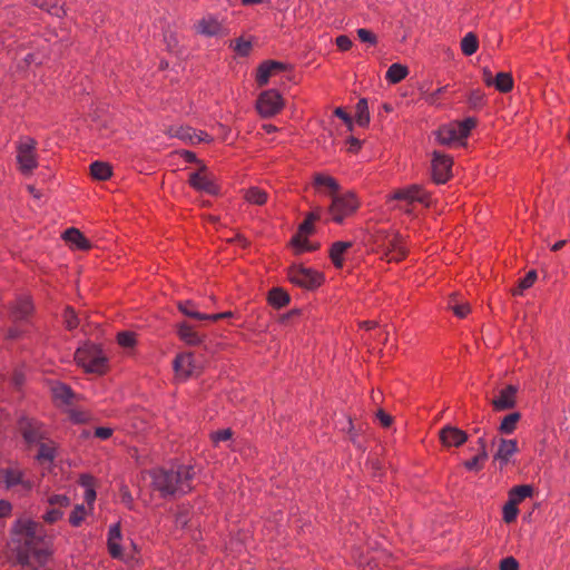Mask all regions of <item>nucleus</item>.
I'll use <instances>...</instances> for the list:
<instances>
[{
    "instance_id": "nucleus-1",
    "label": "nucleus",
    "mask_w": 570,
    "mask_h": 570,
    "mask_svg": "<svg viewBox=\"0 0 570 570\" xmlns=\"http://www.w3.org/2000/svg\"><path fill=\"white\" fill-rule=\"evenodd\" d=\"M13 531L19 542L18 563L23 570H40L50 557L43 527L31 519H19L13 525Z\"/></svg>"
},
{
    "instance_id": "nucleus-2",
    "label": "nucleus",
    "mask_w": 570,
    "mask_h": 570,
    "mask_svg": "<svg viewBox=\"0 0 570 570\" xmlns=\"http://www.w3.org/2000/svg\"><path fill=\"white\" fill-rule=\"evenodd\" d=\"M196 471L191 465L149 471L150 485L161 498L183 495L191 491Z\"/></svg>"
},
{
    "instance_id": "nucleus-3",
    "label": "nucleus",
    "mask_w": 570,
    "mask_h": 570,
    "mask_svg": "<svg viewBox=\"0 0 570 570\" xmlns=\"http://www.w3.org/2000/svg\"><path fill=\"white\" fill-rule=\"evenodd\" d=\"M0 488L28 494L35 488V482L27 476L26 471L18 463H12L0 469Z\"/></svg>"
},
{
    "instance_id": "nucleus-4",
    "label": "nucleus",
    "mask_w": 570,
    "mask_h": 570,
    "mask_svg": "<svg viewBox=\"0 0 570 570\" xmlns=\"http://www.w3.org/2000/svg\"><path fill=\"white\" fill-rule=\"evenodd\" d=\"M474 126L475 120L473 118L443 125L435 131V139L443 146L464 145L465 139Z\"/></svg>"
},
{
    "instance_id": "nucleus-5",
    "label": "nucleus",
    "mask_w": 570,
    "mask_h": 570,
    "mask_svg": "<svg viewBox=\"0 0 570 570\" xmlns=\"http://www.w3.org/2000/svg\"><path fill=\"white\" fill-rule=\"evenodd\" d=\"M358 207L360 200L353 191L332 195V202L328 206L331 220L336 224H342L347 217L352 216Z\"/></svg>"
},
{
    "instance_id": "nucleus-6",
    "label": "nucleus",
    "mask_w": 570,
    "mask_h": 570,
    "mask_svg": "<svg viewBox=\"0 0 570 570\" xmlns=\"http://www.w3.org/2000/svg\"><path fill=\"white\" fill-rule=\"evenodd\" d=\"M76 363L86 372L101 374L106 370L107 358L95 344H83L75 353Z\"/></svg>"
},
{
    "instance_id": "nucleus-7",
    "label": "nucleus",
    "mask_w": 570,
    "mask_h": 570,
    "mask_svg": "<svg viewBox=\"0 0 570 570\" xmlns=\"http://www.w3.org/2000/svg\"><path fill=\"white\" fill-rule=\"evenodd\" d=\"M37 142L31 137H23L17 146V161L22 174H31L38 166L36 155Z\"/></svg>"
},
{
    "instance_id": "nucleus-8",
    "label": "nucleus",
    "mask_w": 570,
    "mask_h": 570,
    "mask_svg": "<svg viewBox=\"0 0 570 570\" xmlns=\"http://www.w3.org/2000/svg\"><path fill=\"white\" fill-rule=\"evenodd\" d=\"M284 108V99L276 89L263 91L256 101V109L263 118H271Z\"/></svg>"
},
{
    "instance_id": "nucleus-9",
    "label": "nucleus",
    "mask_w": 570,
    "mask_h": 570,
    "mask_svg": "<svg viewBox=\"0 0 570 570\" xmlns=\"http://www.w3.org/2000/svg\"><path fill=\"white\" fill-rule=\"evenodd\" d=\"M288 278L293 284L306 289L316 288L323 282V276L318 272L303 266H292Z\"/></svg>"
},
{
    "instance_id": "nucleus-10",
    "label": "nucleus",
    "mask_w": 570,
    "mask_h": 570,
    "mask_svg": "<svg viewBox=\"0 0 570 570\" xmlns=\"http://www.w3.org/2000/svg\"><path fill=\"white\" fill-rule=\"evenodd\" d=\"M387 261H401L406 254V247L402 236L395 232L382 235L379 240Z\"/></svg>"
},
{
    "instance_id": "nucleus-11",
    "label": "nucleus",
    "mask_w": 570,
    "mask_h": 570,
    "mask_svg": "<svg viewBox=\"0 0 570 570\" xmlns=\"http://www.w3.org/2000/svg\"><path fill=\"white\" fill-rule=\"evenodd\" d=\"M189 184L194 189L208 195H217L219 191L215 176L205 166L190 174Z\"/></svg>"
},
{
    "instance_id": "nucleus-12",
    "label": "nucleus",
    "mask_w": 570,
    "mask_h": 570,
    "mask_svg": "<svg viewBox=\"0 0 570 570\" xmlns=\"http://www.w3.org/2000/svg\"><path fill=\"white\" fill-rule=\"evenodd\" d=\"M194 28L196 33L203 37H223L227 33L223 21L212 13L203 16Z\"/></svg>"
},
{
    "instance_id": "nucleus-13",
    "label": "nucleus",
    "mask_w": 570,
    "mask_h": 570,
    "mask_svg": "<svg viewBox=\"0 0 570 570\" xmlns=\"http://www.w3.org/2000/svg\"><path fill=\"white\" fill-rule=\"evenodd\" d=\"M451 157L434 151L432 156V177L436 184H444L451 176L452 168Z\"/></svg>"
},
{
    "instance_id": "nucleus-14",
    "label": "nucleus",
    "mask_w": 570,
    "mask_h": 570,
    "mask_svg": "<svg viewBox=\"0 0 570 570\" xmlns=\"http://www.w3.org/2000/svg\"><path fill=\"white\" fill-rule=\"evenodd\" d=\"M19 429L23 440L30 445L38 444L46 439L45 426L38 421L22 419L19 423Z\"/></svg>"
},
{
    "instance_id": "nucleus-15",
    "label": "nucleus",
    "mask_w": 570,
    "mask_h": 570,
    "mask_svg": "<svg viewBox=\"0 0 570 570\" xmlns=\"http://www.w3.org/2000/svg\"><path fill=\"white\" fill-rule=\"evenodd\" d=\"M175 375L178 380L186 381L197 373V366L191 353L178 354L173 363Z\"/></svg>"
},
{
    "instance_id": "nucleus-16",
    "label": "nucleus",
    "mask_w": 570,
    "mask_h": 570,
    "mask_svg": "<svg viewBox=\"0 0 570 570\" xmlns=\"http://www.w3.org/2000/svg\"><path fill=\"white\" fill-rule=\"evenodd\" d=\"M426 199V193L420 185H410L404 188H400L395 190L392 195L389 196L387 200H400L406 204L424 203Z\"/></svg>"
},
{
    "instance_id": "nucleus-17",
    "label": "nucleus",
    "mask_w": 570,
    "mask_h": 570,
    "mask_svg": "<svg viewBox=\"0 0 570 570\" xmlns=\"http://www.w3.org/2000/svg\"><path fill=\"white\" fill-rule=\"evenodd\" d=\"M439 436L442 445L445 448H459L468 441V434L463 430L453 425L443 426L440 430Z\"/></svg>"
},
{
    "instance_id": "nucleus-18",
    "label": "nucleus",
    "mask_w": 570,
    "mask_h": 570,
    "mask_svg": "<svg viewBox=\"0 0 570 570\" xmlns=\"http://www.w3.org/2000/svg\"><path fill=\"white\" fill-rule=\"evenodd\" d=\"M518 390V386L512 384L502 389L499 392L498 396L494 397L491 402L493 409L495 411H505L513 409L517 404Z\"/></svg>"
},
{
    "instance_id": "nucleus-19",
    "label": "nucleus",
    "mask_w": 570,
    "mask_h": 570,
    "mask_svg": "<svg viewBox=\"0 0 570 570\" xmlns=\"http://www.w3.org/2000/svg\"><path fill=\"white\" fill-rule=\"evenodd\" d=\"M519 451L518 442L513 439H500L498 450L493 455V460L499 462L500 468L511 463L512 456Z\"/></svg>"
},
{
    "instance_id": "nucleus-20",
    "label": "nucleus",
    "mask_w": 570,
    "mask_h": 570,
    "mask_svg": "<svg viewBox=\"0 0 570 570\" xmlns=\"http://www.w3.org/2000/svg\"><path fill=\"white\" fill-rule=\"evenodd\" d=\"M122 534L120 530V523L117 522L111 524L108 529L107 548L108 552L114 559H124V549L121 546Z\"/></svg>"
},
{
    "instance_id": "nucleus-21",
    "label": "nucleus",
    "mask_w": 570,
    "mask_h": 570,
    "mask_svg": "<svg viewBox=\"0 0 570 570\" xmlns=\"http://www.w3.org/2000/svg\"><path fill=\"white\" fill-rule=\"evenodd\" d=\"M62 238L75 249L88 250L91 248V243L77 228L71 227L65 230Z\"/></svg>"
},
{
    "instance_id": "nucleus-22",
    "label": "nucleus",
    "mask_w": 570,
    "mask_h": 570,
    "mask_svg": "<svg viewBox=\"0 0 570 570\" xmlns=\"http://www.w3.org/2000/svg\"><path fill=\"white\" fill-rule=\"evenodd\" d=\"M285 68V66L282 62L278 61H265L259 65L256 73V81L259 86H265L271 76L274 75L277 71H281Z\"/></svg>"
},
{
    "instance_id": "nucleus-23",
    "label": "nucleus",
    "mask_w": 570,
    "mask_h": 570,
    "mask_svg": "<svg viewBox=\"0 0 570 570\" xmlns=\"http://www.w3.org/2000/svg\"><path fill=\"white\" fill-rule=\"evenodd\" d=\"M50 391L53 400L62 405L71 404L75 396L71 389L61 382H53L50 386Z\"/></svg>"
},
{
    "instance_id": "nucleus-24",
    "label": "nucleus",
    "mask_w": 570,
    "mask_h": 570,
    "mask_svg": "<svg viewBox=\"0 0 570 570\" xmlns=\"http://www.w3.org/2000/svg\"><path fill=\"white\" fill-rule=\"evenodd\" d=\"M352 247L351 242H335L330 248V258L336 268H342L344 255Z\"/></svg>"
},
{
    "instance_id": "nucleus-25",
    "label": "nucleus",
    "mask_w": 570,
    "mask_h": 570,
    "mask_svg": "<svg viewBox=\"0 0 570 570\" xmlns=\"http://www.w3.org/2000/svg\"><path fill=\"white\" fill-rule=\"evenodd\" d=\"M244 198L248 204L262 206L266 204L268 195L264 189L257 186H252L245 189Z\"/></svg>"
},
{
    "instance_id": "nucleus-26",
    "label": "nucleus",
    "mask_w": 570,
    "mask_h": 570,
    "mask_svg": "<svg viewBox=\"0 0 570 570\" xmlns=\"http://www.w3.org/2000/svg\"><path fill=\"white\" fill-rule=\"evenodd\" d=\"M178 336L188 345H198L202 343V337L198 333L187 323H181L178 327Z\"/></svg>"
},
{
    "instance_id": "nucleus-27",
    "label": "nucleus",
    "mask_w": 570,
    "mask_h": 570,
    "mask_svg": "<svg viewBox=\"0 0 570 570\" xmlns=\"http://www.w3.org/2000/svg\"><path fill=\"white\" fill-rule=\"evenodd\" d=\"M533 494V487L530 484H521L513 487L509 491L508 499L517 504L522 502L527 498H531Z\"/></svg>"
},
{
    "instance_id": "nucleus-28",
    "label": "nucleus",
    "mask_w": 570,
    "mask_h": 570,
    "mask_svg": "<svg viewBox=\"0 0 570 570\" xmlns=\"http://www.w3.org/2000/svg\"><path fill=\"white\" fill-rule=\"evenodd\" d=\"M409 75V69L406 66L404 65H401V63H392L386 73H385V79L390 82V83H399L400 81H402L406 76Z\"/></svg>"
},
{
    "instance_id": "nucleus-29",
    "label": "nucleus",
    "mask_w": 570,
    "mask_h": 570,
    "mask_svg": "<svg viewBox=\"0 0 570 570\" xmlns=\"http://www.w3.org/2000/svg\"><path fill=\"white\" fill-rule=\"evenodd\" d=\"M32 308L33 306L29 297H20L12 306L11 313L16 318L22 320L30 315Z\"/></svg>"
},
{
    "instance_id": "nucleus-30",
    "label": "nucleus",
    "mask_w": 570,
    "mask_h": 570,
    "mask_svg": "<svg viewBox=\"0 0 570 570\" xmlns=\"http://www.w3.org/2000/svg\"><path fill=\"white\" fill-rule=\"evenodd\" d=\"M173 136L179 137L181 139H188L190 142H202V141H210V137L208 134L204 131L195 132L190 128H180Z\"/></svg>"
},
{
    "instance_id": "nucleus-31",
    "label": "nucleus",
    "mask_w": 570,
    "mask_h": 570,
    "mask_svg": "<svg viewBox=\"0 0 570 570\" xmlns=\"http://www.w3.org/2000/svg\"><path fill=\"white\" fill-rule=\"evenodd\" d=\"M520 419L521 415L519 412H513L505 415L499 425V432L501 434H512L515 431Z\"/></svg>"
},
{
    "instance_id": "nucleus-32",
    "label": "nucleus",
    "mask_w": 570,
    "mask_h": 570,
    "mask_svg": "<svg viewBox=\"0 0 570 570\" xmlns=\"http://www.w3.org/2000/svg\"><path fill=\"white\" fill-rule=\"evenodd\" d=\"M314 185L316 187H326L333 195L337 194L340 189L338 181L334 177L325 174H316L314 176Z\"/></svg>"
},
{
    "instance_id": "nucleus-33",
    "label": "nucleus",
    "mask_w": 570,
    "mask_h": 570,
    "mask_svg": "<svg viewBox=\"0 0 570 570\" xmlns=\"http://www.w3.org/2000/svg\"><path fill=\"white\" fill-rule=\"evenodd\" d=\"M268 302L276 308L284 307L289 303V296L282 288H273L268 294Z\"/></svg>"
},
{
    "instance_id": "nucleus-34",
    "label": "nucleus",
    "mask_w": 570,
    "mask_h": 570,
    "mask_svg": "<svg viewBox=\"0 0 570 570\" xmlns=\"http://www.w3.org/2000/svg\"><path fill=\"white\" fill-rule=\"evenodd\" d=\"M90 174L96 179L106 180L111 176V167L104 161H94L90 165Z\"/></svg>"
},
{
    "instance_id": "nucleus-35",
    "label": "nucleus",
    "mask_w": 570,
    "mask_h": 570,
    "mask_svg": "<svg viewBox=\"0 0 570 570\" xmlns=\"http://www.w3.org/2000/svg\"><path fill=\"white\" fill-rule=\"evenodd\" d=\"M492 86L501 92H509L513 88V79L508 72H499L493 79Z\"/></svg>"
},
{
    "instance_id": "nucleus-36",
    "label": "nucleus",
    "mask_w": 570,
    "mask_h": 570,
    "mask_svg": "<svg viewBox=\"0 0 570 570\" xmlns=\"http://www.w3.org/2000/svg\"><path fill=\"white\" fill-rule=\"evenodd\" d=\"M39 444V452L36 456V459L40 462H49L51 463L56 458V446L52 442L50 443H43L40 441Z\"/></svg>"
},
{
    "instance_id": "nucleus-37",
    "label": "nucleus",
    "mask_w": 570,
    "mask_h": 570,
    "mask_svg": "<svg viewBox=\"0 0 570 570\" xmlns=\"http://www.w3.org/2000/svg\"><path fill=\"white\" fill-rule=\"evenodd\" d=\"M479 41L474 33H466L461 40V50L465 56H472L478 51Z\"/></svg>"
},
{
    "instance_id": "nucleus-38",
    "label": "nucleus",
    "mask_w": 570,
    "mask_h": 570,
    "mask_svg": "<svg viewBox=\"0 0 570 570\" xmlns=\"http://www.w3.org/2000/svg\"><path fill=\"white\" fill-rule=\"evenodd\" d=\"M355 120L357 125L364 127L368 125L370 122V114H368V106L367 100L365 98H362L356 104V116Z\"/></svg>"
},
{
    "instance_id": "nucleus-39",
    "label": "nucleus",
    "mask_w": 570,
    "mask_h": 570,
    "mask_svg": "<svg viewBox=\"0 0 570 570\" xmlns=\"http://www.w3.org/2000/svg\"><path fill=\"white\" fill-rule=\"evenodd\" d=\"M292 245L296 252V254H303L306 252H313L317 248V246L309 243L306 236L295 235L292 238Z\"/></svg>"
},
{
    "instance_id": "nucleus-40",
    "label": "nucleus",
    "mask_w": 570,
    "mask_h": 570,
    "mask_svg": "<svg viewBox=\"0 0 570 570\" xmlns=\"http://www.w3.org/2000/svg\"><path fill=\"white\" fill-rule=\"evenodd\" d=\"M87 514L88 511L86 507L83 504H77L69 515V523L76 528L80 527Z\"/></svg>"
},
{
    "instance_id": "nucleus-41",
    "label": "nucleus",
    "mask_w": 570,
    "mask_h": 570,
    "mask_svg": "<svg viewBox=\"0 0 570 570\" xmlns=\"http://www.w3.org/2000/svg\"><path fill=\"white\" fill-rule=\"evenodd\" d=\"M518 514H519L518 504L508 499V501L505 502V504L503 505V509H502L503 521L505 523H512L517 520Z\"/></svg>"
},
{
    "instance_id": "nucleus-42",
    "label": "nucleus",
    "mask_w": 570,
    "mask_h": 570,
    "mask_svg": "<svg viewBox=\"0 0 570 570\" xmlns=\"http://www.w3.org/2000/svg\"><path fill=\"white\" fill-rule=\"evenodd\" d=\"M178 309L186 316L200 320L202 313L197 312L196 304L193 301H181L177 304Z\"/></svg>"
},
{
    "instance_id": "nucleus-43",
    "label": "nucleus",
    "mask_w": 570,
    "mask_h": 570,
    "mask_svg": "<svg viewBox=\"0 0 570 570\" xmlns=\"http://www.w3.org/2000/svg\"><path fill=\"white\" fill-rule=\"evenodd\" d=\"M537 279L535 271H529L523 278L519 282V288L513 292V295H521L524 289L530 288Z\"/></svg>"
},
{
    "instance_id": "nucleus-44",
    "label": "nucleus",
    "mask_w": 570,
    "mask_h": 570,
    "mask_svg": "<svg viewBox=\"0 0 570 570\" xmlns=\"http://www.w3.org/2000/svg\"><path fill=\"white\" fill-rule=\"evenodd\" d=\"M46 502L50 507L55 508H67L70 505V499L66 494H51L47 498Z\"/></svg>"
},
{
    "instance_id": "nucleus-45",
    "label": "nucleus",
    "mask_w": 570,
    "mask_h": 570,
    "mask_svg": "<svg viewBox=\"0 0 570 570\" xmlns=\"http://www.w3.org/2000/svg\"><path fill=\"white\" fill-rule=\"evenodd\" d=\"M63 323L68 330H75L79 325V318L71 307H66L63 312Z\"/></svg>"
},
{
    "instance_id": "nucleus-46",
    "label": "nucleus",
    "mask_w": 570,
    "mask_h": 570,
    "mask_svg": "<svg viewBox=\"0 0 570 570\" xmlns=\"http://www.w3.org/2000/svg\"><path fill=\"white\" fill-rule=\"evenodd\" d=\"M117 342L122 347H132L136 344V336L132 332H120L117 335Z\"/></svg>"
},
{
    "instance_id": "nucleus-47",
    "label": "nucleus",
    "mask_w": 570,
    "mask_h": 570,
    "mask_svg": "<svg viewBox=\"0 0 570 570\" xmlns=\"http://www.w3.org/2000/svg\"><path fill=\"white\" fill-rule=\"evenodd\" d=\"M233 436V432L230 429H224L219 431H215L210 434V440L214 445H218L220 442L229 441Z\"/></svg>"
},
{
    "instance_id": "nucleus-48",
    "label": "nucleus",
    "mask_w": 570,
    "mask_h": 570,
    "mask_svg": "<svg viewBox=\"0 0 570 570\" xmlns=\"http://www.w3.org/2000/svg\"><path fill=\"white\" fill-rule=\"evenodd\" d=\"M63 518V512L59 508L51 507L46 513L42 515V519L47 523H55Z\"/></svg>"
},
{
    "instance_id": "nucleus-49",
    "label": "nucleus",
    "mask_w": 570,
    "mask_h": 570,
    "mask_svg": "<svg viewBox=\"0 0 570 570\" xmlns=\"http://www.w3.org/2000/svg\"><path fill=\"white\" fill-rule=\"evenodd\" d=\"M357 36L362 42H366L368 45H376L377 38L376 36L368 29L360 28L357 29Z\"/></svg>"
},
{
    "instance_id": "nucleus-50",
    "label": "nucleus",
    "mask_w": 570,
    "mask_h": 570,
    "mask_svg": "<svg viewBox=\"0 0 570 570\" xmlns=\"http://www.w3.org/2000/svg\"><path fill=\"white\" fill-rule=\"evenodd\" d=\"M453 299L450 302V307L452 308L453 313L460 317L463 318L470 313V305L462 303V304H452Z\"/></svg>"
},
{
    "instance_id": "nucleus-51",
    "label": "nucleus",
    "mask_w": 570,
    "mask_h": 570,
    "mask_svg": "<svg viewBox=\"0 0 570 570\" xmlns=\"http://www.w3.org/2000/svg\"><path fill=\"white\" fill-rule=\"evenodd\" d=\"M41 8L45 9L48 13L56 16V17H61L65 14V9L62 8V6L58 4L57 2L43 3V4H41Z\"/></svg>"
},
{
    "instance_id": "nucleus-52",
    "label": "nucleus",
    "mask_w": 570,
    "mask_h": 570,
    "mask_svg": "<svg viewBox=\"0 0 570 570\" xmlns=\"http://www.w3.org/2000/svg\"><path fill=\"white\" fill-rule=\"evenodd\" d=\"M252 43L249 41H246L244 39H237L235 42V51L242 56H247L250 51Z\"/></svg>"
},
{
    "instance_id": "nucleus-53",
    "label": "nucleus",
    "mask_w": 570,
    "mask_h": 570,
    "mask_svg": "<svg viewBox=\"0 0 570 570\" xmlns=\"http://www.w3.org/2000/svg\"><path fill=\"white\" fill-rule=\"evenodd\" d=\"M500 570H519V562L513 557L503 558L500 561Z\"/></svg>"
},
{
    "instance_id": "nucleus-54",
    "label": "nucleus",
    "mask_w": 570,
    "mask_h": 570,
    "mask_svg": "<svg viewBox=\"0 0 570 570\" xmlns=\"http://www.w3.org/2000/svg\"><path fill=\"white\" fill-rule=\"evenodd\" d=\"M335 43L337 48L342 51H347L352 47V40L345 35L338 36L335 40Z\"/></svg>"
},
{
    "instance_id": "nucleus-55",
    "label": "nucleus",
    "mask_w": 570,
    "mask_h": 570,
    "mask_svg": "<svg viewBox=\"0 0 570 570\" xmlns=\"http://www.w3.org/2000/svg\"><path fill=\"white\" fill-rule=\"evenodd\" d=\"M463 466L468 471L479 472L482 469V462L474 455L472 459L465 461Z\"/></svg>"
},
{
    "instance_id": "nucleus-56",
    "label": "nucleus",
    "mask_w": 570,
    "mask_h": 570,
    "mask_svg": "<svg viewBox=\"0 0 570 570\" xmlns=\"http://www.w3.org/2000/svg\"><path fill=\"white\" fill-rule=\"evenodd\" d=\"M314 232V223L308 222L306 218L299 225L298 232L296 235L307 236Z\"/></svg>"
},
{
    "instance_id": "nucleus-57",
    "label": "nucleus",
    "mask_w": 570,
    "mask_h": 570,
    "mask_svg": "<svg viewBox=\"0 0 570 570\" xmlns=\"http://www.w3.org/2000/svg\"><path fill=\"white\" fill-rule=\"evenodd\" d=\"M12 504L4 499L0 500V519L8 518L11 514Z\"/></svg>"
},
{
    "instance_id": "nucleus-58",
    "label": "nucleus",
    "mask_w": 570,
    "mask_h": 570,
    "mask_svg": "<svg viewBox=\"0 0 570 570\" xmlns=\"http://www.w3.org/2000/svg\"><path fill=\"white\" fill-rule=\"evenodd\" d=\"M322 215H323V208L317 206L315 208H313L307 215H306V219L311 223H315L317 220H320L322 218Z\"/></svg>"
},
{
    "instance_id": "nucleus-59",
    "label": "nucleus",
    "mask_w": 570,
    "mask_h": 570,
    "mask_svg": "<svg viewBox=\"0 0 570 570\" xmlns=\"http://www.w3.org/2000/svg\"><path fill=\"white\" fill-rule=\"evenodd\" d=\"M79 483L85 490L95 488V480L89 474L80 475Z\"/></svg>"
},
{
    "instance_id": "nucleus-60",
    "label": "nucleus",
    "mask_w": 570,
    "mask_h": 570,
    "mask_svg": "<svg viewBox=\"0 0 570 570\" xmlns=\"http://www.w3.org/2000/svg\"><path fill=\"white\" fill-rule=\"evenodd\" d=\"M95 435L101 440H107L112 435V429L99 426L95 430Z\"/></svg>"
},
{
    "instance_id": "nucleus-61",
    "label": "nucleus",
    "mask_w": 570,
    "mask_h": 570,
    "mask_svg": "<svg viewBox=\"0 0 570 570\" xmlns=\"http://www.w3.org/2000/svg\"><path fill=\"white\" fill-rule=\"evenodd\" d=\"M334 115L336 117H338L340 119H342L350 128L352 127V118L343 108L337 107L334 110Z\"/></svg>"
},
{
    "instance_id": "nucleus-62",
    "label": "nucleus",
    "mask_w": 570,
    "mask_h": 570,
    "mask_svg": "<svg viewBox=\"0 0 570 570\" xmlns=\"http://www.w3.org/2000/svg\"><path fill=\"white\" fill-rule=\"evenodd\" d=\"M346 144L348 145L347 147V150L350 153H357L362 146V142L361 140H358L357 138L355 137H350L347 140H346Z\"/></svg>"
},
{
    "instance_id": "nucleus-63",
    "label": "nucleus",
    "mask_w": 570,
    "mask_h": 570,
    "mask_svg": "<svg viewBox=\"0 0 570 570\" xmlns=\"http://www.w3.org/2000/svg\"><path fill=\"white\" fill-rule=\"evenodd\" d=\"M376 415H377V419L380 420L381 424L384 428H387L391 425L392 417L389 414H386L384 411L380 410Z\"/></svg>"
},
{
    "instance_id": "nucleus-64",
    "label": "nucleus",
    "mask_w": 570,
    "mask_h": 570,
    "mask_svg": "<svg viewBox=\"0 0 570 570\" xmlns=\"http://www.w3.org/2000/svg\"><path fill=\"white\" fill-rule=\"evenodd\" d=\"M83 499L87 502L88 505H92L96 500V490L94 489H87L85 490Z\"/></svg>"
}]
</instances>
